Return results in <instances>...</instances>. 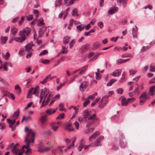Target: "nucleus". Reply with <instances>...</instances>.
<instances>
[{
  "label": "nucleus",
  "instance_id": "obj_29",
  "mask_svg": "<svg viewBox=\"0 0 155 155\" xmlns=\"http://www.w3.org/2000/svg\"><path fill=\"white\" fill-rule=\"evenodd\" d=\"M44 20L43 18H40L37 23V25L38 26H40L41 25H44Z\"/></svg>",
  "mask_w": 155,
  "mask_h": 155
},
{
  "label": "nucleus",
  "instance_id": "obj_55",
  "mask_svg": "<svg viewBox=\"0 0 155 155\" xmlns=\"http://www.w3.org/2000/svg\"><path fill=\"white\" fill-rule=\"evenodd\" d=\"M8 66V64H7V62H5V64L3 65V68H4V69L6 71L8 70V69L7 67Z\"/></svg>",
  "mask_w": 155,
  "mask_h": 155
},
{
  "label": "nucleus",
  "instance_id": "obj_16",
  "mask_svg": "<svg viewBox=\"0 0 155 155\" xmlns=\"http://www.w3.org/2000/svg\"><path fill=\"white\" fill-rule=\"evenodd\" d=\"M118 8L117 7H113L110 8L108 10V12L110 15H113L117 12Z\"/></svg>",
  "mask_w": 155,
  "mask_h": 155
},
{
  "label": "nucleus",
  "instance_id": "obj_34",
  "mask_svg": "<svg viewBox=\"0 0 155 155\" xmlns=\"http://www.w3.org/2000/svg\"><path fill=\"white\" fill-rule=\"evenodd\" d=\"M40 99L39 100V103H41L42 101V102L41 103V107H43L45 106V104H44V103L45 101V99H44L43 98H42V97H40Z\"/></svg>",
  "mask_w": 155,
  "mask_h": 155
},
{
  "label": "nucleus",
  "instance_id": "obj_12",
  "mask_svg": "<svg viewBox=\"0 0 155 155\" xmlns=\"http://www.w3.org/2000/svg\"><path fill=\"white\" fill-rule=\"evenodd\" d=\"M46 27H43L39 29L38 31L39 37H42L44 34L45 31L46 30Z\"/></svg>",
  "mask_w": 155,
  "mask_h": 155
},
{
  "label": "nucleus",
  "instance_id": "obj_26",
  "mask_svg": "<svg viewBox=\"0 0 155 155\" xmlns=\"http://www.w3.org/2000/svg\"><path fill=\"white\" fill-rule=\"evenodd\" d=\"M85 27H86V25H77L76 28L78 31L80 32L84 29Z\"/></svg>",
  "mask_w": 155,
  "mask_h": 155
},
{
  "label": "nucleus",
  "instance_id": "obj_23",
  "mask_svg": "<svg viewBox=\"0 0 155 155\" xmlns=\"http://www.w3.org/2000/svg\"><path fill=\"white\" fill-rule=\"evenodd\" d=\"M24 150H23V149H18L15 151L13 153L16 155H22L23 153L24 152Z\"/></svg>",
  "mask_w": 155,
  "mask_h": 155
},
{
  "label": "nucleus",
  "instance_id": "obj_1",
  "mask_svg": "<svg viewBox=\"0 0 155 155\" xmlns=\"http://www.w3.org/2000/svg\"><path fill=\"white\" fill-rule=\"evenodd\" d=\"M90 111L88 109L85 110L84 111V118L85 119L87 118L89 116L87 120L86 125V127L89 128L91 125H95L96 126L98 123L99 119L96 117V114L94 113L91 115H90Z\"/></svg>",
  "mask_w": 155,
  "mask_h": 155
},
{
  "label": "nucleus",
  "instance_id": "obj_45",
  "mask_svg": "<svg viewBox=\"0 0 155 155\" xmlns=\"http://www.w3.org/2000/svg\"><path fill=\"white\" fill-rule=\"evenodd\" d=\"M51 98V94H49L47 96V99L45 101V105H47L50 101Z\"/></svg>",
  "mask_w": 155,
  "mask_h": 155
},
{
  "label": "nucleus",
  "instance_id": "obj_61",
  "mask_svg": "<svg viewBox=\"0 0 155 155\" xmlns=\"http://www.w3.org/2000/svg\"><path fill=\"white\" fill-rule=\"evenodd\" d=\"M74 40H73L71 41L69 43V47L70 48H71L74 46Z\"/></svg>",
  "mask_w": 155,
  "mask_h": 155
},
{
  "label": "nucleus",
  "instance_id": "obj_9",
  "mask_svg": "<svg viewBox=\"0 0 155 155\" xmlns=\"http://www.w3.org/2000/svg\"><path fill=\"white\" fill-rule=\"evenodd\" d=\"M31 30L30 28L28 27H26L23 30L20 31V34H23L25 36L28 35L30 33Z\"/></svg>",
  "mask_w": 155,
  "mask_h": 155
},
{
  "label": "nucleus",
  "instance_id": "obj_4",
  "mask_svg": "<svg viewBox=\"0 0 155 155\" xmlns=\"http://www.w3.org/2000/svg\"><path fill=\"white\" fill-rule=\"evenodd\" d=\"M108 96L107 95L104 96L101 100L99 104V107L101 108H103L107 103Z\"/></svg>",
  "mask_w": 155,
  "mask_h": 155
},
{
  "label": "nucleus",
  "instance_id": "obj_64",
  "mask_svg": "<svg viewBox=\"0 0 155 155\" xmlns=\"http://www.w3.org/2000/svg\"><path fill=\"white\" fill-rule=\"evenodd\" d=\"M149 83L152 84L155 83V77L152 78L150 81Z\"/></svg>",
  "mask_w": 155,
  "mask_h": 155
},
{
  "label": "nucleus",
  "instance_id": "obj_2",
  "mask_svg": "<svg viewBox=\"0 0 155 155\" xmlns=\"http://www.w3.org/2000/svg\"><path fill=\"white\" fill-rule=\"evenodd\" d=\"M34 46V44L32 43L28 44L25 46V51L27 52V54L26 56L27 58H29L32 54L33 49H32V46Z\"/></svg>",
  "mask_w": 155,
  "mask_h": 155
},
{
  "label": "nucleus",
  "instance_id": "obj_53",
  "mask_svg": "<svg viewBox=\"0 0 155 155\" xmlns=\"http://www.w3.org/2000/svg\"><path fill=\"white\" fill-rule=\"evenodd\" d=\"M48 53V51L46 50H44L43 51H42L39 54V56H43L45 54Z\"/></svg>",
  "mask_w": 155,
  "mask_h": 155
},
{
  "label": "nucleus",
  "instance_id": "obj_60",
  "mask_svg": "<svg viewBox=\"0 0 155 155\" xmlns=\"http://www.w3.org/2000/svg\"><path fill=\"white\" fill-rule=\"evenodd\" d=\"M127 102L128 101V103L130 102H132L135 100V98L134 97H132L131 98H128L127 99Z\"/></svg>",
  "mask_w": 155,
  "mask_h": 155
},
{
  "label": "nucleus",
  "instance_id": "obj_62",
  "mask_svg": "<svg viewBox=\"0 0 155 155\" xmlns=\"http://www.w3.org/2000/svg\"><path fill=\"white\" fill-rule=\"evenodd\" d=\"M25 17H22L21 19V20L19 22V25H21L23 23L24 21L25 18Z\"/></svg>",
  "mask_w": 155,
  "mask_h": 155
},
{
  "label": "nucleus",
  "instance_id": "obj_39",
  "mask_svg": "<svg viewBox=\"0 0 155 155\" xmlns=\"http://www.w3.org/2000/svg\"><path fill=\"white\" fill-rule=\"evenodd\" d=\"M94 29H92L88 32H85L84 33V35L85 36H87L89 35V34L90 33H93L94 32Z\"/></svg>",
  "mask_w": 155,
  "mask_h": 155
},
{
  "label": "nucleus",
  "instance_id": "obj_54",
  "mask_svg": "<svg viewBox=\"0 0 155 155\" xmlns=\"http://www.w3.org/2000/svg\"><path fill=\"white\" fill-rule=\"evenodd\" d=\"M88 68V66L86 65L81 68V70L83 71L84 73H85L87 71Z\"/></svg>",
  "mask_w": 155,
  "mask_h": 155
},
{
  "label": "nucleus",
  "instance_id": "obj_58",
  "mask_svg": "<svg viewBox=\"0 0 155 155\" xmlns=\"http://www.w3.org/2000/svg\"><path fill=\"white\" fill-rule=\"evenodd\" d=\"M66 83L65 82H64L63 84H60V85L58 86L57 87V90L58 91L63 86H64L65 84Z\"/></svg>",
  "mask_w": 155,
  "mask_h": 155
},
{
  "label": "nucleus",
  "instance_id": "obj_49",
  "mask_svg": "<svg viewBox=\"0 0 155 155\" xmlns=\"http://www.w3.org/2000/svg\"><path fill=\"white\" fill-rule=\"evenodd\" d=\"M15 90H18V93H20L21 92V88L18 85H16L15 86Z\"/></svg>",
  "mask_w": 155,
  "mask_h": 155
},
{
  "label": "nucleus",
  "instance_id": "obj_52",
  "mask_svg": "<svg viewBox=\"0 0 155 155\" xmlns=\"http://www.w3.org/2000/svg\"><path fill=\"white\" fill-rule=\"evenodd\" d=\"M18 143H17L15 145H14L12 148V153H14L15 151L16 150V148L17 147V146L18 145Z\"/></svg>",
  "mask_w": 155,
  "mask_h": 155
},
{
  "label": "nucleus",
  "instance_id": "obj_37",
  "mask_svg": "<svg viewBox=\"0 0 155 155\" xmlns=\"http://www.w3.org/2000/svg\"><path fill=\"white\" fill-rule=\"evenodd\" d=\"M150 48V47L149 46H147L146 47L143 46L141 48V52H145L149 49Z\"/></svg>",
  "mask_w": 155,
  "mask_h": 155
},
{
  "label": "nucleus",
  "instance_id": "obj_47",
  "mask_svg": "<svg viewBox=\"0 0 155 155\" xmlns=\"http://www.w3.org/2000/svg\"><path fill=\"white\" fill-rule=\"evenodd\" d=\"M97 25L101 28H102L104 27V23L102 21H99Z\"/></svg>",
  "mask_w": 155,
  "mask_h": 155
},
{
  "label": "nucleus",
  "instance_id": "obj_6",
  "mask_svg": "<svg viewBox=\"0 0 155 155\" xmlns=\"http://www.w3.org/2000/svg\"><path fill=\"white\" fill-rule=\"evenodd\" d=\"M41 93L40 95V97H42L46 99L47 96L48 95L49 91L46 88L41 89Z\"/></svg>",
  "mask_w": 155,
  "mask_h": 155
},
{
  "label": "nucleus",
  "instance_id": "obj_38",
  "mask_svg": "<svg viewBox=\"0 0 155 155\" xmlns=\"http://www.w3.org/2000/svg\"><path fill=\"white\" fill-rule=\"evenodd\" d=\"M50 147H47L43 149H39L38 150V151L40 152H46L48 151L50 149Z\"/></svg>",
  "mask_w": 155,
  "mask_h": 155
},
{
  "label": "nucleus",
  "instance_id": "obj_44",
  "mask_svg": "<svg viewBox=\"0 0 155 155\" xmlns=\"http://www.w3.org/2000/svg\"><path fill=\"white\" fill-rule=\"evenodd\" d=\"M64 113H62L59 115L57 117L56 119L57 120L60 119H62L64 118Z\"/></svg>",
  "mask_w": 155,
  "mask_h": 155
},
{
  "label": "nucleus",
  "instance_id": "obj_25",
  "mask_svg": "<svg viewBox=\"0 0 155 155\" xmlns=\"http://www.w3.org/2000/svg\"><path fill=\"white\" fill-rule=\"evenodd\" d=\"M100 44L101 43L99 41H97L94 42L92 46L93 49L94 50L97 49L99 47Z\"/></svg>",
  "mask_w": 155,
  "mask_h": 155
},
{
  "label": "nucleus",
  "instance_id": "obj_43",
  "mask_svg": "<svg viewBox=\"0 0 155 155\" xmlns=\"http://www.w3.org/2000/svg\"><path fill=\"white\" fill-rule=\"evenodd\" d=\"M76 140V136L73 137L71 138V140H72V147H74V143L75 142Z\"/></svg>",
  "mask_w": 155,
  "mask_h": 155
},
{
  "label": "nucleus",
  "instance_id": "obj_17",
  "mask_svg": "<svg viewBox=\"0 0 155 155\" xmlns=\"http://www.w3.org/2000/svg\"><path fill=\"white\" fill-rule=\"evenodd\" d=\"M57 110V108L47 110L46 111V113L48 115H51L54 113Z\"/></svg>",
  "mask_w": 155,
  "mask_h": 155
},
{
  "label": "nucleus",
  "instance_id": "obj_48",
  "mask_svg": "<svg viewBox=\"0 0 155 155\" xmlns=\"http://www.w3.org/2000/svg\"><path fill=\"white\" fill-rule=\"evenodd\" d=\"M47 120L46 118V116H42L41 119L40 120L41 122L42 123H44L45 122L46 120Z\"/></svg>",
  "mask_w": 155,
  "mask_h": 155
},
{
  "label": "nucleus",
  "instance_id": "obj_8",
  "mask_svg": "<svg viewBox=\"0 0 155 155\" xmlns=\"http://www.w3.org/2000/svg\"><path fill=\"white\" fill-rule=\"evenodd\" d=\"M19 37L15 38V40L18 42L22 43L25 40L26 37L23 34H20V32H19Z\"/></svg>",
  "mask_w": 155,
  "mask_h": 155
},
{
  "label": "nucleus",
  "instance_id": "obj_33",
  "mask_svg": "<svg viewBox=\"0 0 155 155\" xmlns=\"http://www.w3.org/2000/svg\"><path fill=\"white\" fill-rule=\"evenodd\" d=\"M20 112L19 109H18L13 114V117H16V118H17L19 116V114Z\"/></svg>",
  "mask_w": 155,
  "mask_h": 155
},
{
  "label": "nucleus",
  "instance_id": "obj_35",
  "mask_svg": "<svg viewBox=\"0 0 155 155\" xmlns=\"http://www.w3.org/2000/svg\"><path fill=\"white\" fill-rule=\"evenodd\" d=\"M77 12L78 11L77 9L74 8L72 10V12L71 13V14L73 16H78V14H77Z\"/></svg>",
  "mask_w": 155,
  "mask_h": 155
},
{
  "label": "nucleus",
  "instance_id": "obj_27",
  "mask_svg": "<svg viewBox=\"0 0 155 155\" xmlns=\"http://www.w3.org/2000/svg\"><path fill=\"white\" fill-rule=\"evenodd\" d=\"M18 29L15 28H12L11 30V35L13 36H15L17 33Z\"/></svg>",
  "mask_w": 155,
  "mask_h": 155
},
{
  "label": "nucleus",
  "instance_id": "obj_7",
  "mask_svg": "<svg viewBox=\"0 0 155 155\" xmlns=\"http://www.w3.org/2000/svg\"><path fill=\"white\" fill-rule=\"evenodd\" d=\"M28 137H27V138H25V142L26 143V145H24L22 147L21 149H23V150H24V148H25L26 149H28V150L25 152V153L27 154L29 150H30V149L29 148V147H30V140H28Z\"/></svg>",
  "mask_w": 155,
  "mask_h": 155
},
{
  "label": "nucleus",
  "instance_id": "obj_32",
  "mask_svg": "<svg viewBox=\"0 0 155 155\" xmlns=\"http://www.w3.org/2000/svg\"><path fill=\"white\" fill-rule=\"evenodd\" d=\"M62 0H56L55 3V7L60 6L61 5L62 1Z\"/></svg>",
  "mask_w": 155,
  "mask_h": 155
},
{
  "label": "nucleus",
  "instance_id": "obj_30",
  "mask_svg": "<svg viewBox=\"0 0 155 155\" xmlns=\"http://www.w3.org/2000/svg\"><path fill=\"white\" fill-rule=\"evenodd\" d=\"M121 105L123 106H127L128 103V102H127V100H126L125 98H123L122 99L121 101Z\"/></svg>",
  "mask_w": 155,
  "mask_h": 155
},
{
  "label": "nucleus",
  "instance_id": "obj_19",
  "mask_svg": "<svg viewBox=\"0 0 155 155\" xmlns=\"http://www.w3.org/2000/svg\"><path fill=\"white\" fill-rule=\"evenodd\" d=\"M89 44H86L83 45L80 49L81 52H84L87 50L89 48Z\"/></svg>",
  "mask_w": 155,
  "mask_h": 155
},
{
  "label": "nucleus",
  "instance_id": "obj_56",
  "mask_svg": "<svg viewBox=\"0 0 155 155\" xmlns=\"http://www.w3.org/2000/svg\"><path fill=\"white\" fill-rule=\"evenodd\" d=\"M122 3L123 7L125 8L127 4V0H122Z\"/></svg>",
  "mask_w": 155,
  "mask_h": 155
},
{
  "label": "nucleus",
  "instance_id": "obj_18",
  "mask_svg": "<svg viewBox=\"0 0 155 155\" xmlns=\"http://www.w3.org/2000/svg\"><path fill=\"white\" fill-rule=\"evenodd\" d=\"M155 92V86H153L150 87L149 94L151 96H153Z\"/></svg>",
  "mask_w": 155,
  "mask_h": 155
},
{
  "label": "nucleus",
  "instance_id": "obj_3",
  "mask_svg": "<svg viewBox=\"0 0 155 155\" xmlns=\"http://www.w3.org/2000/svg\"><path fill=\"white\" fill-rule=\"evenodd\" d=\"M149 95L146 92H143L139 97L140 99V104L141 105L143 104L149 98Z\"/></svg>",
  "mask_w": 155,
  "mask_h": 155
},
{
  "label": "nucleus",
  "instance_id": "obj_14",
  "mask_svg": "<svg viewBox=\"0 0 155 155\" xmlns=\"http://www.w3.org/2000/svg\"><path fill=\"white\" fill-rule=\"evenodd\" d=\"M135 28H133L132 29V34L134 38H137V34L138 32L137 28L136 26H135Z\"/></svg>",
  "mask_w": 155,
  "mask_h": 155
},
{
  "label": "nucleus",
  "instance_id": "obj_21",
  "mask_svg": "<svg viewBox=\"0 0 155 155\" xmlns=\"http://www.w3.org/2000/svg\"><path fill=\"white\" fill-rule=\"evenodd\" d=\"M39 62L40 63H41L43 64H49L50 62V60L47 59H40L39 60Z\"/></svg>",
  "mask_w": 155,
  "mask_h": 155
},
{
  "label": "nucleus",
  "instance_id": "obj_46",
  "mask_svg": "<svg viewBox=\"0 0 155 155\" xmlns=\"http://www.w3.org/2000/svg\"><path fill=\"white\" fill-rule=\"evenodd\" d=\"M59 110L61 111H63L64 110V104L63 103H60L59 105Z\"/></svg>",
  "mask_w": 155,
  "mask_h": 155
},
{
  "label": "nucleus",
  "instance_id": "obj_15",
  "mask_svg": "<svg viewBox=\"0 0 155 155\" xmlns=\"http://www.w3.org/2000/svg\"><path fill=\"white\" fill-rule=\"evenodd\" d=\"M100 133L99 131H97L94 133L89 138V140L90 141H92L93 140L95 139L99 135Z\"/></svg>",
  "mask_w": 155,
  "mask_h": 155
},
{
  "label": "nucleus",
  "instance_id": "obj_28",
  "mask_svg": "<svg viewBox=\"0 0 155 155\" xmlns=\"http://www.w3.org/2000/svg\"><path fill=\"white\" fill-rule=\"evenodd\" d=\"M70 9V8H68L66 9L65 10L64 12H63V14L64 16L63 17V19L64 20L66 18L68 15V12Z\"/></svg>",
  "mask_w": 155,
  "mask_h": 155
},
{
  "label": "nucleus",
  "instance_id": "obj_13",
  "mask_svg": "<svg viewBox=\"0 0 155 155\" xmlns=\"http://www.w3.org/2000/svg\"><path fill=\"white\" fill-rule=\"evenodd\" d=\"M121 71L120 69H117L115 70L112 73L110 74V75L114 77H118L120 74Z\"/></svg>",
  "mask_w": 155,
  "mask_h": 155
},
{
  "label": "nucleus",
  "instance_id": "obj_63",
  "mask_svg": "<svg viewBox=\"0 0 155 155\" xmlns=\"http://www.w3.org/2000/svg\"><path fill=\"white\" fill-rule=\"evenodd\" d=\"M85 143V140L83 139H81L80 141L79 144L84 146Z\"/></svg>",
  "mask_w": 155,
  "mask_h": 155
},
{
  "label": "nucleus",
  "instance_id": "obj_24",
  "mask_svg": "<svg viewBox=\"0 0 155 155\" xmlns=\"http://www.w3.org/2000/svg\"><path fill=\"white\" fill-rule=\"evenodd\" d=\"M70 37L67 36L64 37L63 39V43L64 45H66L68 43L70 40Z\"/></svg>",
  "mask_w": 155,
  "mask_h": 155
},
{
  "label": "nucleus",
  "instance_id": "obj_36",
  "mask_svg": "<svg viewBox=\"0 0 155 155\" xmlns=\"http://www.w3.org/2000/svg\"><path fill=\"white\" fill-rule=\"evenodd\" d=\"M39 88V87L38 86H37L34 90L33 92L32 93L33 94H35L37 96L38 95V94H37V93L38 92Z\"/></svg>",
  "mask_w": 155,
  "mask_h": 155
},
{
  "label": "nucleus",
  "instance_id": "obj_50",
  "mask_svg": "<svg viewBox=\"0 0 155 155\" xmlns=\"http://www.w3.org/2000/svg\"><path fill=\"white\" fill-rule=\"evenodd\" d=\"M117 92L118 94H122L123 92V90L121 88H119L117 89Z\"/></svg>",
  "mask_w": 155,
  "mask_h": 155
},
{
  "label": "nucleus",
  "instance_id": "obj_59",
  "mask_svg": "<svg viewBox=\"0 0 155 155\" xmlns=\"http://www.w3.org/2000/svg\"><path fill=\"white\" fill-rule=\"evenodd\" d=\"M33 19V16L32 15H29L27 17V20L28 21H30Z\"/></svg>",
  "mask_w": 155,
  "mask_h": 155
},
{
  "label": "nucleus",
  "instance_id": "obj_42",
  "mask_svg": "<svg viewBox=\"0 0 155 155\" xmlns=\"http://www.w3.org/2000/svg\"><path fill=\"white\" fill-rule=\"evenodd\" d=\"M73 19H71L70 20V24H69L68 27V28L70 30L71 28V27L72 26V25L73 23Z\"/></svg>",
  "mask_w": 155,
  "mask_h": 155
},
{
  "label": "nucleus",
  "instance_id": "obj_31",
  "mask_svg": "<svg viewBox=\"0 0 155 155\" xmlns=\"http://www.w3.org/2000/svg\"><path fill=\"white\" fill-rule=\"evenodd\" d=\"M117 80L114 79H112L110 80L108 83L107 84V86H111L113 84L116 82Z\"/></svg>",
  "mask_w": 155,
  "mask_h": 155
},
{
  "label": "nucleus",
  "instance_id": "obj_20",
  "mask_svg": "<svg viewBox=\"0 0 155 155\" xmlns=\"http://www.w3.org/2000/svg\"><path fill=\"white\" fill-rule=\"evenodd\" d=\"M7 122L9 124V127L12 128V131H14L15 129V127H13V126L14 124L9 119H7Z\"/></svg>",
  "mask_w": 155,
  "mask_h": 155
},
{
  "label": "nucleus",
  "instance_id": "obj_41",
  "mask_svg": "<svg viewBox=\"0 0 155 155\" xmlns=\"http://www.w3.org/2000/svg\"><path fill=\"white\" fill-rule=\"evenodd\" d=\"M55 123L54 122L52 123L51 124L52 128L54 131L57 130V129L58 128V127L57 126H54V125Z\"/></svg>",
  "mask_w": 155,
  "mask_h": 155
},
{
  "label": "nucleus",
  "instance_id": "obj_51",
  "mask_svg": "<svg viewBox=\"0 0 155 155\" xmlns=\"http://www.w3.org/2000/svg\"><path fill=\"white\" fill-rule=\"evenodd\" d=\"M137 71L136 70H129L130 75H133L134 74L137 72Z\"/></svg>",
  "mask_w": 155,
  "mask_h": 155
},
{
  "label": "nucleus",
  "instance_id": "obj_10",
  "mask_svg": "<svg viewBox=\"0 0 155 155\" xmlns=\"http://www.w3.org/2000/svg\"><path fill=\"white\" fill-rule=\"evenodd\" d=\"M88 84L86 81L83 82L80 86V91L84 92L87 88Z\"/></svg>",
  "mask_w": 155,
  "mask_h": 155
},
{
  "label": "nucleus",
  "instance_id": "obj_57",
  "mask_svg": "<svg viewBox=\"0 0 155 155\" xmlns=\"http://www.w3.org/2000/svg\"><path fill=\"white\" fill-rule=\"evenodd\" d=\"M90 103V101L88 99H87L83 103V105L84 107H85Z\"/></svg>",
  "mask_w": 155,
  "mask_h": 155
},
{
  "label": "nucleus",
  "instance_id": "obj_40",
  "mask_svg": "<svg viewBox=\"0 0 155 155\" xmlns=\"http://www.w3.org/2000/svg\"><path fill=\"white\" fill-rule=\"evenodd\" d=\"M34 14L35 15V17L36 18H38L39 17V12L37 10H35L33 12Z\"/></svg>",
  "mask_w": 155,
  "mask_h": 155
},
{
  "label": "nucleus",
  "instance_id": "obj_22",
  "mask_svg": "<svg viewBox=\"0 0 155 155\" xmlns=\"http://www.w3.org/2000/svg\"><path fill=\"white\" fill-rule=\"evenodd\" d=\"M8 37L7 36L3 37L1 36L0 38L1 41V43L2 44H5L8 39Z\"/></svg>",
  "mask_w": 155,
  "mask_h": 155
},
{
  "label": "nucleus",
  "instance_id": "obj_5",
  "mask_svg": "<svg viewBox=\"0 0 155 155\" xmlns=\"http://www.w3.org/2000/svg\"><path fill=\"white\" fill-rule=\"evenodd\" d=\"M35 135V134L32 131V129H30L27 133L26 138H27L28 136V140H30V142L33 143L34 142Z\"/></svg>",
  "mask_w": 155,
  "mask_h": 155
},
{
  "label": "nucleus",
  "instance_id": "obj_11",
  "mask_svg": "<svg viewBox=\"0 0 155 155\" xmlns=\"http://www.w3.org/2000/svg\"><path fill=\"white\" fill-rule=\"evenodd\" d=\"M104 137L102 136H100L97 139V141L91 144L93 147H97L100 145V142L103 139Z\"/></svg>",
  "mask_w": 155,
  "mask_h": 155
}]
</instances>
